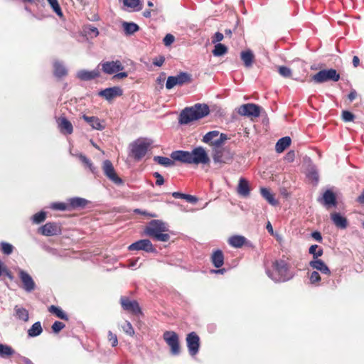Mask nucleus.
Returning a JSON list of instances; mask_svg holds the SVG:
<instances>
[{
	"label": "nucleus",
	"instance_id": "nucleus-1",
	"mask_svg": "<svg viewBox=\"0 0 364 364\" xmlns=\"http://www.w3.org/2000/svg\"><path fill=\"white\" fill-rule=\"evenodd\" d=\"M173 160L188 164H208L210 158L205 149L202 146L194 148L191 151L178 150L171 154Z\"/></svg>",
	"mask_w": 364,
	"mask_h": 364
},
{
	"label": "nucleus",
	"instance_id": "nucleus-2",
	"mask_svg": "<svg viewBox=\"0 0 364 364\" xmlns=\"http://www.w3.org/2000/svg\"><path fill=\"white\" fill-rule=\"evenodd\" d=\"M210 113L209 107L205 104L197 103L191 107L183 109L180 113L178 123L188 124L191 122L198 120Z\"/></svg>",
	"mask_w": 364,
	"mask_h": 364
},
{
	"label": "nucleus",
	"instance_id": "nucleus-3",
	"mask_svg": "<svg viewBox=\"0 0 364 364\" xmlns=\"http://www.w3.org/2000/svg\"><path fill=\"white\" fill-rule=\"evenodd\" d=\"M266 273L274 282H285L294 277V273L290 270L289 264L282 259L275 260L272 263V270L267 269Z\"/></svg>",
	"mask_w": 364,
	"mask_h": 364
},
{
	"label": "nucleus",
	"instance_id": "nucleus-4",
	"mask_svg": "<svg viewBox=\"0 0 364 364\" xmlns=\"http://www.w3.org/2000/svg\"><path fill=\"white\" fill-rule=\"evenodd\" d=\"M168 225L160 220H152L144 229V233L156 241L167 242L170 239Z\"/></svg>",
	"mask_w": 364,
	"mask_h": 364
},
{
	"label": "nucleus",
	"instance_id": "nucleus-5",
	"mask_svg": "<svg viewBox=\"0 0 364 364\" xmlns=\"http://www.w3.org/2000/svg\"><path fill=\"white\" fill-rule=\"evenodd\" d=\"M228 136L221 133L220 137L214 141L213 159L215 164H229L233 159V154L228 148L222 147L228 140Z\"/></svg>",
	"mask_w": 364,
	"mask_h": 364
},
{
	"label": "nucleus",
	"instance_id": "nucleus-6",
	"mask_svg": "<svg viewBox=\"0 0 364 364\" xmlns=\"http://www.w3.org/2000/svg\"><path fill=\"white\" fill-rule=\"evenodd\" d=\"M311 79L316 83H323L328 81L337 82L340 80V75L335 69H324L314 75Z\"/></svg>",
	"mask_w": 364,
	"mask_h": 364
},
{
	"label": "nucleus",
	"instance_id": "nucleus-7",
	"mask_svg": "<svg viewBox=\"0 0 364 364\" xmlns=\"http://www.w3.org/2000/svg\"><path fill=\"white\" fill-rule=\"evenodd\" d=\"M151 144L145 139H138L130 144L131 152L136 161L141 160L147 153Z\"/></svg>",
	"mask_w": 364,
	"mask_h": 364
},
{
	"label": "nucleus",
	"instance_id": "nucleus-8",
	"mask_svg": "<svg viewBox=\"0 0 364 364\" xmlns=\"http://www.w3.org/2000/svg\"><path fill=\"white\" fill-rule=\"evenodd\" d=\"M163 338L166 344L170 347L171 353L173 355H178L181 353L179 344V338L178 334L172 331H165L163 334Z\"/></svg>",
	"mask_w": 364,
	"mask_h": 364
},
{
	"label": "nucleus",
	"instance_id": "nucleus-9",
	"mask_svg": "<svg viewBox=\"0 0 364 364\" xmlns=\"http://www.w3.org/2000/svg\"><path fill=\"white\" fill-rule=\"evenodd\" d=\"M191 80V77L189 74L181 72L176 76H169L166 82V87L171 90L176 85H183L185 83L190 82Z\"/></svg>",
	"mask_w": 364,
	"mask_h": 364
},
{
	"label": "nucleus",
	"instance_id": "nucleus-10",
	"mask_svg": "<svg viewBox=\"0 0 364 364\" xmlns=\"http://www.w3.org/2000/svg\"><path fill=\"white\" fill-rule=\"evenodd\" d=\"M261 108L253 103L242 105L238 107L237 113L241 116L248 117H258L260 115Z\"/></svg>",
	"mask_w": 364,
	"mask_h": 364
},
{
	"label": "nucleus",
	"instance_id": "nucleus-11",
	"mask_svg": "<svg viewBox=\"0 0 364 364\" xmlns=\"http://www.w3.org/2000/svg\"><path fill=\"white\" fill-rule=\"evenodd\" d=\"M186 344L189 354L193 357L196 355L200 348V338L195 332H191L186 336Z\"/></svg>",
	"mask_w": 364,
	"mask_h": 364
},
{
	"label": "nucleus",
	"instance_id": "nucleus-12",
	"mask_svg": "<svg viewBox=\"0 0 364 364\" xmlns=\"http://www.w3.org/2000/svg\"><path fill=\"white\" fill-rule=\"evenodd\" d=\"M99 66H101L103 73L112 75L124 69V66L120 60L115 61H102Z\"/></svg>",
	"mask_w": 364,
	"mask_h": 364
},
{
	"label": "nucleus",
	"instance_id": "nucleus-13",
	"mask_svg": "<svg viewBox=\"0 0 364 364\" xmlns=\"http://www.w3.org/2000/svg\"><path fill=\"white\" fill-rule=\"evenodd\" d=\"M102 170L105 175L115 184L123 183L122 180L117 175L114 166L109 160H105L102 163Z\"/></svg>",
	"mask_w": 364,
	"mask_h": 364
},
{
	"label": "nucleus",
	"instance_id": "nucleus-14",
	"mask_svg": "<svg viewBox=\"0 0 364 364\" xmlns=\"http://www.w3.org/2000/svg\"><path fill=\"white\" fill-rule=\"evenodd\" d=\"M120 304L122 309L125 311H127L134 315L141 314L139 305L135 300H130L127 296H122L120 298Z\"/></svg>",
	"mask_w": 364,
	"mask_h": 364
},
{
	"label": "nucleus",
	"instance_id": "nucleus-15",
	"mask_svg": "<svg viewBox=\"0 0 364 364\" xmlns=\"http://www.w3.org/2000/svg\"><path fill=\"white\" fill-rule=\"evenodd\" d=\"M129 250H143L146 252H155L156 249L151 242L148 239L138 240L128 247Z\"/></svg>",
	"mask_w": 364,
	"mask_h": 364
},
{
	"label": "nucleus",
	"instance_id": "nucleus-16",
	"mask_svg": "<svg viewBox=\"0 0 364 364\" xmlns=\"http://www.w3.org/2000/svg\"><path fill=\"white\" fill-rule=\"evenodd\" d=\"M38 231L45 236H54L61 233V228L56 223L49 222L41 227Z\"/></svg>",
	"mask_w": 364,
	"mask_h": 364
},
{
	"label": "nucleus",
	"instance_id": "nucleus-17",
	"mask_svg": "<svg viewBox=\"0 0 364 364\" xmlns=\"http://www.w3.org/2000/svg\"><path fill=\"white\" fill-rule=\"evenodd\" d=\"M18 275L23 284L22 287L26 291L31 292L35 289L36 284L28 273L20 269Z\"/></svg>",
	"mask_w": 364,
	"mask_h": 364
},
{
	"label": "nucleus",
	"instance_id": "nucleus-18",
	"mask_svg": "<svg viewBox=\"0 0 364 364\" xmlns=\"http://www.w3.org/2000/svg\"><path fill=\"white\" fill-rule=\"evenodd\" d=\"M122 90L119 87H108L99 92L98 95L111 101L114 97L122 95Z\"/></svg>",
	"mask_w": 364,
	"mask_h": 364
},
{
	"label": "nucleus",
	"instance_id": "nucleus-19",
	"mask_svg": "<svg viewBox=\"0 0 364 364\" xmlns=\"http://www.w3.org/2000/svg\"><path fill=\"white\" fill-rule=\"evenodd\" d=\"M318 201L327 208L336 206L337 205L336 196L331 190H326L321 198H318Z\"/></svg>",
	"mask_w": 364,
	"mask_h": 364
},
{
	"label": "nucleus",
	"instance_id": "nucleus-20",
	"mask_svg": "<svg viewBox=\"0 0 364 364\" xmlns=\"http://www.w3.org/2000/svg\"><path fill=\"white\" fill-rule=\"evenodd\" d=\"M76 76L80 80L89 81L99 77L100 76V72L98 68L92 70H80L77 73Z\"/></svg>",
	"mask_w": 364,
	"mask_h": 364
},
{
	"label": "nucleus",
	"instance_id": "nucleus-21",
	"mask_svg": "<svg viewBox=\"0 0 364 364\" xmlns=\"http://www.w3.org/2000/svg\"><path fill=\"white\" fill-rule=\"evenodd\" d=\"M228 244L235 248H240L245 245L247 247H252V243L248 241L246 237L242 235H235L231 236L228 239Z\"/></svg>",
	"mask_w": 364,
	"mask_h": 364
},
{
	"label": "nucleus",
	"instance_id": "nucleus-22",
	"mask_svg": "<svg viewBox=\"0 0 364 364\" xmlns=\"http://www.w3.org/2000/svg\"><path fill=\"white\" fill-rule=\"evenodd\" d=\"M309 265L311 268L316 269L317 271H319L321 274H326V275H330L331 271L328 266L325 264V262L318 259H314L309 262Z\"/></svg>",
	"mask_w": 364,
	"mask_h": 364
},
{
	"label": "nucleus",
	"instance_id": "nucleus-23",
	"mask_svg": "<svg viewBox=\"0 0 364 364\" xmlns=\"http://www.w3.org/2000/svg\"><path fill=\"white\" fill-rule=\"evenodd\" d=\"M331 219L336 227L340 229H346L348 227V220L346 217L339 213H331Z\"/></svg>",
	"mask_w": 364,
	"mask_h": 364
},
{
	"label": "nucleus",
	"instance_id": "nucleus-24",
	"mask_svg": "<svg viewBox=\"0 0 364 364\" xmlns=\"http://www.w3.org/2000/svg\"><path fill=\"white\" fill-rule=\"evenodd\" d=\"M58 124L60 132L65 134H70L73 133V127L71 122L65 117H62L58 119Z\"/></svg>",
	"mask_w": 364,
	"mask_h": 364
},
{
	"label": "nucleus",
	"instance_id": "nucleus-25",
	"mask_svg": "<svg viewBox=\"0 0 364 364\" xmlns=\"http://www.w3.org/2000/svg\"><path fill=\"white\" fill-rule=\"evenodd\" d=\"M237 193L242 197H247L250 193V188L247 180L240 178L237 188Z\"/></svg>",
	"mask_w": 364,
	"mask_h": 364
},
{
	"label": "nucleus",
	"instance_id": "nucleus-26",
	"mask_svg": "<svg viewBox=\"0 0 364 364\" xmlns=\"http://www.w3.org/2000/svg\"><path fill=\"white\" fill-rule=\"evenodd\" d=\"M211 262L216 268H220L223 265L224 255L220 250H217L213 252Z\"/></svg>",
	"mask_w": 364,
	"mask_h": 364
},
{
	"label": "nucleus",
	"instance_id": "nucleus-27",
	"mask_svg": "<svg viewBox=\"0 0 364 364\" xmlns=\"http://www.w3.org/2000/svg\"><path fill=\"white\" fill-rule=\"evenodd\" d=\"M87 204V200L82 198L75 197L68 200L69 209H75L78 208H84Z\"/></svg>",
	"mask_w": 364,
	"mask_h": 364
},
{
	"label": "nucleus",
	"instance_id": "nucleus-28",
	"mask_svg": "<svg viewBox=\"0 0 364 364\" xmlns=\"http://www.w3.org/2000/svg\"><path fill=\"white\" fill-rule=\"evenodd\" d=\"M82 118L95 129L102 130L105 128L100 119L96 117H89L84 114Z\"/></svg>",
	"mask_w": 364,
	"mask_h": 364
},
{
	"label": "nucleus",
	"instance_id": "nucleus-29",
	"mask_svg": "<svg viewBox=\"0 0 364 364\" xmlns=\"http://www.w3.org/2000/svg\"><path fill=\"white\" fill-rule=\"evenodd\" d=\"M240 57L246 68L252 67L255 58L254 54L252 52V50H246L242 51L240 53Z\"/></svg>",
	"mask_w": 364,
	"mask_h": 364
},
{
	"label": "nucleus",
	"instance_id": "nucleus-30",
	"mask_svg": "<svg viewBox=\"0 0 364 364\" xmlns=\"http://www.w3.org/2000/svg\"><path fill=\"white\" fill-rule=\"evenodd\" d=\"M220 134H221L219 131L217 130L208 132L203 136L202 141L203 142L208 144L214 147V141L220 137Z\"/></svg>",
	"mask_w": 364,
	"mask_h": 364
},
{
	"label": "nucleus",
	"instance_id": "nucleus-31",
	"mask_svg": "<svg viewBox=\"0 0 364 364\" xmlns=\"http://www.w3.org/2000/svg\"><path fill=\"white\" fill-rule=\"evenodd\" d=\"M54 75L58 78L65 77L68 74L66 68L59 61H55L53 63Z\"/></svg>",
	"mask_w": 364,
	"mask_h": 364
},
{
	"label": "nucleus",
	"instance_id": "nucleus-32",
	"mask_svg": "<svg viewBox=\"0 0 364 364\" xmlns=\"http://www.w3.org/2000/svg\"><path fill=\"white\" fill-rule=\"evenodd\" d=\"M122 25L127 36L132 35L139 30V26L134 22L124 21Z\"/></svg>",
	"mask_w": 364,
	"mask_h": 364
},
{
	"label": "nucleus",
	"instance_id": "nucleus-33",
	"mask_svg": "<svg viewBox=\"0 0 364 364\" xmlns=\"http://www.w3.org/2000/svg\"><path fill=\"white\" fill-rule=\"evenodd\" d=\"M14 312L16 317L23 321H27L28 320V311L21 306H15Z\"/></svg>",
	"mask_w": 364,
	"mask_h": 364
},
{
	"label": "nucleus",
	"instance_id": "nucleus-34",
	"mask_svg": "<svg viewBox=\"0 0 364 364\" xmlns=\"http://www.w3.org/2000/svg\"><path fill=\"white\" fill-rule=\"evenodd\" d=\"M291 144V139L289 136H284L279 139L275 146L277 152L282 153Z\"/></svg>",
	"mask_w": 364,
	"mask_h": 364
},
{
	"label": "nucleus",
	"instance_id": "nucleus-35",
	"mask_svg": "<svg viewBox=\"0 0 364 364\" xmlns=\"http://www.w3.org/2000/svg\"><path fill=\"white\" fill-rule=\"evenodd\" d=\"M262 196L272 205H277L278 201L275 199L274 196L266 188L260 189Z\"/></svg>",
	"mask_w": 364,
	"mask_h": 364
},
{
	"label": "nucleus",
	"instance_id": "nucleus-36",
	"mask_svg": "<svg viewBox=\"0 0 364 364\" xmlns=\"http://www.w3.org/2000/svg\"><path fill=\"white\" fill-rule=\"evenodd\" d=\"M154 162L163 166L164 167H171L174 165V161L173 159H171L168 157L155 156L153 158Z\"/></svg>",
	"mask_w": 364,
	"mask_h": 364
},
{
	"label": "nucleus",
	"instance_id": "nucleus-37",
	"mask_svg": "<svg viewBox=\"0 0 364 364\" xmlns=\"http://www.w3.org/2000/svg\"><path fill=\"white\" fill-rule=\"evenodd\" d=\"M15 354V350L6 344L0 343V358H6Z\"/></svg>",
	"mask_w": 364,
	"mask_h": 364
},
{
	"label": "nucleus",
	"instance_id": "nucleus-38",
	"mask_svg": "<svg viewBox=\"0 0 364 364\" xmlns=\"http://www.w3.org/2000/svg\"><path fill=\"white\" fill-rule=\"evenodd\" d=\"M76 156L84 164V166L88 168L92 173H95L97 172V168L93 166L92 161L86 156L81 153L77 154Z\"/></svg>",
	"mask_w": 364,
	"mask_h": 364
},
{
	"label": "nucleus",
	"instance_id": "nucleus-39",
	"mask_svg": "<svg viewBox=\"0 0 364 364\" xmlns=\"http://www.w3.org/2000/svg\"><path fill=\"white\" fill-rule=\"evenodd\" d=\"M43 331L41 322L34 323L28 331V335L30 337H36L39 336Z\"/></svg>",
	"mask_w": 364,
	"mask_h": 364
},
{
	"label": "nucleus",
	"instance_id": "nucleus-40",
	"mask_svg": "<svg viewBox=\"0 0 364 364\" xmlns=\"http://www.w3.org/2000/svg\"><path fill=\"white\" fill-rule=\"evenodd\" d=\"M49 311L63 320H68L67 314L60 308L52 305L49 307Z\"/></svg>",
	"mask_w": 364,
	"mask_h": 364
},
{
	"label": "nucleus",
	"instance_id": "nucleus-41",
	"mask_svg": "<svg viewBox=\"0 0 364 364\" xmlns=\"http://www.w3.org/2000/svg\"><path fill=\"white\" fill-rule=\"evenodd\" d=\"M227 52L228 48L225 45L218 43L215 44L213 50V54L214 56L218 57L225 55Z\"/></svg>",
	"mask_w": 364,
	"mask_h": 364
},
{
	"label": "nucleus",
	"instance_id": "nucleus-42",
	"mask_svg": "<svg viewBox=\"0 0 364 364\" xmlns=\"http://www.w3.org/2000/svg\"><path fill=\"white\" fill-rule=\"evenodd\" d=\"M83 32L86 36H88L90 38H95L99 35L97 28L92 25L85 26L83 28Z\"/></svg>",
	"mask_w": 364,
	"mask_h": 364
},
{
	"label": "nucleus",
	"instance_id": "nucleus-43",
	"mask_svg": "<svg viewBox=\"0 0 364 364\" xmlns=\"http://www.w3.org/2000/svg\"><path fill=\"white\" fill-rule=\"evenodd\" d=\"M124 6L132 9L134 11H140V0H123Z\"/></svg>",
	"mask_w": 364,
	"mask_h": 364
},
{
	"label": "nucleus",
	"instance_id": "nucleus-44",
	"mask_svg": "<svg viewBox=\"0 0 364 364\" xmlns=\"http://www.w3.org/2000/svg\"><path fill=\"white\" fill-rule=\"evenodd\" d=\"M309 252L313 255L314 259H316L323 255V251L317 245H313L309 247Z\"/></svg>",
	"mask_w": 364,
	"mask_h": 364
},
{
	"label": "nucleus",
	"instance_id": "nucleus-45",
	"mask_svg": "<svg viewBox=\"0 0 364 364\" xmlns=\"http://www.w3.org/2000/svg\"><path fill=\"white\" fill-rule=\"evenodd\" d=\"M50 208L55 210H70L69 205L62 202H56L50 204Z\"/></svg>",
	"mask_w": 364,
	"mask_h": 364
},
{
	"label": "nucleus",
	"instance_id": "nucleus-46",
	"mask_svg": "<svg viewBox=\"0 0 364 364\" xmlns=\"http://www.w3.org/2000/svg\"><path fill=\"white\" fill-rule=\"evenodd\" d=\"M46 218V213L44 211H41L36 213L32 216V221L35 224H39L43 223Z\"/></svg>",
	"mask_w": 364,
	"mask_h": 364
},
{
	"label": "nucleus",
	"instance_id": "nucleus-47",
	"mask_svg": "<svg viewBox=\"0 0 364 364\" xmlns=\"http://www.w3.org/2000/svg\"><path fill=\"white\" fill-rule=\"evenodd\" d=\"M53 11L60 17L63 16V12L58 0H47Z\"/></svg>",
	"mask_w": 364,
	"mask_h": 364
},
{
	"label": "nucleus",
	"instance_id": "nucleus-48",
	"mask_svg": "<svg viewBox=\"0 0 364 364\" xmlns=\"http://www.w3.org/2000/svg\"><path fill=\"white\" fill-rule=\"evenodd\" d=\"M0 245L1 252L6 255H11L14 251V246L10 243L1 242Z\"/></svg>",
	"mask_w": 364,
	"mask_h": 364
},
{
	"label": "nucleus",
	"instance_id": "nucleus-49",
	"mask_svg": "<svg viewBox=\"0 0 364 364\" xmlns=\"http://www.w3.org/2000/svg\"><path fill=\"white\" fill-rule=\"evenodd\" d=\"M123 331L129 336H133L134 335V330L132 325L129 321H126L123 325H122Z\"/></svg>",
	"mask_w": 364,
	"mask_h": 364
},
{
	"label": "nucleus",
	"instance_id": "nucleus-50",
	"mask_svg": "<svg viewBox=\"0 0 364 364\" xmlns=\"http://www.w3.org/2000/svg\"><path fill=\"white\" fill-rule=\"evenodd\" d=\"M278 72L284 77H290L291 76V70L286 66H279Z\"/></svg>",
	"mask_w": 364,
	"mask_h": 364
},
{
	"label": "nucleus",
	"instance_id": "nucleus-51",
	"mask_svg": "<svg viewBox=\"0 0 364 364\" xmlns=\"http://www.w3.org/2000/svg\"><path fill=\"white\" fill-rule=\"evenodd\" d=\"M321 279V276L317 271H313L309 275V280L312 284H317Z\"/></svg>",
	"mask_w": 364,
	"mask_h": 364
},
{
	"label": "nucleus",
	"instance_id": "nucleus-52",
	"mask_svg": "<svg viewBox=\"0 0 364 364\" xmlns=\"http://www.w3.org/2000/svg\"><path fill=\"white\" fill-rule=\"evenodd\" d=\"M65 326V325L63 322L56 321L52 325V330L55 333H58L63 329Z\"/></svg>",
	"mask_w": 364,
	"mask_h": 364
},
{
	"label": "nucleus",
	"instance_id": "nucleus-53",
	"mask_svg": "<svg viewBox=\"0 0 364 364\" xmlns=\"http://www.w3.org/2000/svg\"><path fill=\"white\" fill-rule=\"evenodd\" d=\"M342 118L344 122H352L355 119V116L350 112L345 110L342 112Z\"/></svg>",
	"mask_w": 364,
	"mask_h": 364
},
{
	"label": "nucleus",
	"instance_id": "nucleus-54",
	"mask_svg": "<svg viewBox=\"0 0 364 364\" xmlns=\"http://www.w3.org/2000/svg\"><path fill=\"white\" fill-rule=\"evenodd\" d=\"M108 340L111 342V345L112 347H115L118 344V340L117 335L113 333L112 331L108 332Z\"/></svg>",
	"mask_w": 364,
	"mask_h": 364
},
{
	"label": "nucleus",
	"instance_id": "nucleus-55",
	"mask_svg": "<svg viewBox=\"0 0 364 364\" xmlns=\"http://www.w3.org/2000/svg\"><path fill=\"white\" fill-rule=\"evenodd\" d=\"M174 41H175V38L171 33L166 34L163 39V42L166 46H171L174 42Z\"/></svg>",
	"mask_w": 364,
	"mask_h": 364
},
{
	"label": "nucleus",
	"instance_id": "nucleus-56",
	"mask_svg": "<svg viewBox=\"0 0 364 364\" xmlns=\"http://www.w3.org/2000/svg\"><path fill=\"white\" fill-rule=\"evenodd\" d=\"M134 213H137V214H141L147 218H156L157 217L156 214H155V213H149L146 210H142L139 208L134 209Z\"/></svg>",
	"mask_w": 364,
	"mask_h": 364
},
{
	"label": "nucleus",
	"instance_id": "nucleus-57",
	"mask_svg": "<svg viewBox=\"0 0 364 364\" xmlns=\"http://www.w3.org/2000/svg\"><path fill=\"white\" fill-rule=\"evenodd\" d=\"M153 176L156 178V186H161L164 183V177L159 172H154L153 173Z\"/></svg>",
	"mask_w": 364,
	"mask_h": 364
},
{
	"label": "nucleus",
	"instance_id": "nucleus-58",
	"mask_svg": "<svg viewBox=\"0 0 364 364\" xmlns=\"http://www.w3.org/2000/svg\"><path fill=\"white\" fill-rule=\"evenodd\" d=\"M164 61H165V58L164 56L163 55H161L158 58H155L154 60H153V64L155 65V66H157V67H161L164 63Z\"/></svg>",
	"mask_w": 364,
	"mask_h": 364
},
{
	"label": "nucleus",
	"instance_id": "nucleus-59",
	"mask_svg": "<svg viewBox=\"0 0 364 364\" xmlns=\"http://www.w3.org/2000/svg\"><path fill=\"white\" fill-rule=\"evenodd\" d=\"M224 36H223V34L220 33V32H216L214 35V36L213 37V39H212V43H218L220 41H221L223 39Z\"/></svg>",
	"mask_w": 364,
	"mask_h": 364
},
{
	"label": "nucleus",
	"instance_id": "nucleus-60",
	"mask_svg": "<svg viewBox=\"0 0 364 364\" xmlns=\"http://www.w3.org/2000/svg\"><path fill=\"white\" fill-rule=\"evenodd\" d=\"M308 176L314 180L316 183H317L318 181V174L315 170H311L309 171Z\"/></svg>",
	"mask_w": 364,
	"mask_h": 364
},
{
	"label": "nucleus",
	"instance_id": "nucleus-61",
	"mask_svg": "<svg viewBox=\"0 0 364 364\" xmlns=\"http://www.w3.org/2000/svg\"><path fill=\"white\" fill-rule=\"evenodd\" d=\"M183 199L186 200L188 202H189L191 203H196L198 201V199L196 197L191 196V195H188V194H185Z\"/></svg>",
	"mask_w": 364,
	"mask_h": 364
},
{
	"label": "nucleus",
	"instance_id": "nucleus-62",
	"mask_svg": "<svg viewBox=\"0 0 364 364\" xmlns=\"http://www.w3.org/2000/svg\"><path fill=\"white\" fill-rule=\"evenodd\" d=\"M311 237L316 241L321 242L322 241L321 234L318 231H314L311 233Z\"/></svg>",
	"mask_w": 364,
	"mask_h": 364
},
{
	"label": "nucleus",
	"instance_id": "nucleus-63",
	"mask_svg": "<svg viewBox=\"0 0 364 364\" xmlns=\"http://www.w3.org/2000/svg\"><path fill=\"white\" fill-rule=\"evenodd\" d=\"M17 357L21 360V362L23 364H33L32 361L26 357L22 356L19 354L17 355Z\"/></svg>",
	"mask_w": 364,
	"mask_h": 364
},
{
	"label": "nucleus",
	"instance_id": "nucleus-64",
	"mask_svg": "<svg viewBox=\"0 0 364 364\" xmlns=\"http://www.w3.org/2000/svg\"><path fill=\"white\" fill-rule=\"evenodd\" d=\"M357 97V92L355 90H352L348 95L350 102L353 101Z\"/></svg>",
	"mask_w": 364,
	"mask_h": 364
}]
</instances>
